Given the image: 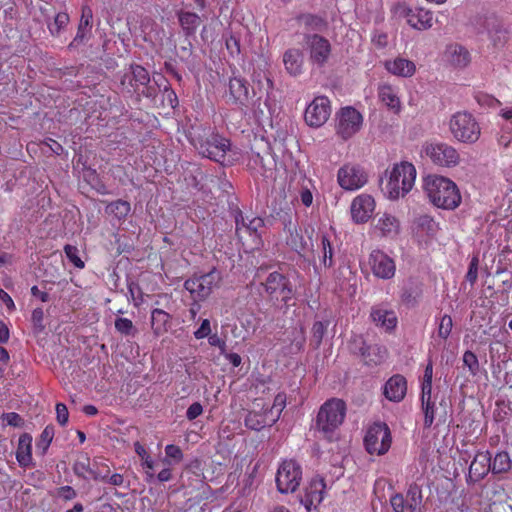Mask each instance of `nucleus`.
I'll return each mask as SVG.
<instances>
[{"instance_id": "obj_1", "label": "nucleus", "mask_w": 512, "mask_h": 512, "mask_svg": "<svg viewBox=\"0 0 512 512\" xmlns=\"http://www.w3.org/2000/svg\"><path fill=\"white\" fill-rule=\"evenodd\" d=\"M424 190L433 205L446 210H454L461 203L457 185L444 176L429 175L424 181Z\"/></svg>"}, {"instance_id": "obj_2", "label": "nucleus", "mask_w": 512, "mask_h": 512, "mask_svg": "<svg viewBox=\"0 0 512 512\" xmlns=\"http://www.w3.org/2000/svg\"><path fill=\"white\" fill-rule=\"evenodd\" d=\"M416 168L409 162L395 164L389 172L384 192L391 200L404 197L414 186Z\"/></svg>"}, {"instance_id": "obj_3", "label": "nucleus", "mask_w": 512, "mask_h": 512, "mask_svg": "<svg viewBox=\"0 0 512 512\" xmlns=\"http://www.w3.org/2000/svg\"><path fill=\"white\" fill-rule=\"evenodd\" d=\"M346 413V405L340 399H330L320 408L316 427L324 437L331 440L334 431L343 423Z\"/></svg>"}, {"instance_id": "obj_4", "label": "nucleus", "mask_w": 512, "mask_h": 512, "mask_svg": "<svg viewBox=\"0 0 512 512\" xmlns=\"http://www.w3.org/2000/svg\"><path fill=\"white\" fill-rule=\"evenodd\" d=\"M449 130L457 141L463 143H474L480 136L479 124L468 112L453 114L449 120Z\"/></svg>"}, {"instance_id": "obj_5", "label": "nucleus", "mask_w": 512, "mask_h": 512, "mask_svg": "<svg viewBox=\"0 0 512 512\" xmlns=\"http://www.w3.org/2000/svg\"><path fill=\"white\" fill-rule=\"evenodd\" d=\"M221 281V272L214 268L208 273L195 275L187 279L184 287L195 301H203L215 288L219 287Z\"/></svg>"}, {"instance_id": "obj_6", "label": "nucleus", "mask_w": 512, "mask_h": 512, "mask_svg": "<svg viewBox=\"0 0 512 512\" xmlns=\"http://www.w3.org/2000/svg\"><path fill=\"white\" fill-rule=\"evenodd\" d=\"M422 156L428 158L434 165L439 167H454L460 161L457 150L444 142H427L422 146Z\"/></svg>"}, {"instance_id": "obj_7", "label": "nucleus", "mask_w": 512, "mask_h": 512, "mask_svg": "<svg viewBox=\"0 0 512 512\" xmlns=\"http://www.w3.org/2000/svg\"><path fill=\"white\" fill-rule=\"evenodd\" d=\"M392 443V437L389 427L385 423H374L365 434L364 445L366 451L371 455L386 454Z\"/></svg>"}, {"instance_id": "obj_8", "label": "nucleus", "mask_w": 512, "mask_h": 512, "mask_svg": "<svg viewBox=\"0 0 512 512\" xmlns=\"http://www.w3.org/2000/svg\"><path fill=\"white\" fill-rule=\"evenodd\" d=\"M277 489L282 494L293 493L302 481V468L293 459L282 461L276 473Z\"/></svg>"}, {"instance_id": "obj_9", "label": "nucleus", "mask_w": 512, "mask_h": 512, "mask_svg": "<svg viewBox=\"0 0 512 512\" xmlns=\"http://www.w3.org/2000/svg\"><path fill=\"white\" fill-rule=\"evenodd\" d=\"M363 126V116L355 108L346 106L336 113L335 131L337 136L348 140L357 134Z\"/></svg>"}, {"instance_id": "obj_10", "label": "nucleus", "mask_w": 512, "mask_h": 512, "mask_svg": "<svg viewBox=\"0 0 512 512\" xmlns=\"http://www.w3.org/2000/svg\"><path fill=\"white\" fill-rule=\"evenodd\" d=\"M304 48L312 65L323 67L328 63L332 46L329 40L319 34H306L304 36Z\"/></svg>"}, {"instance_id": "obj_11", "label": "nucleus", "mask_w": 512, "mask_h": 512, "mask_svg": "<svg viewBox=\"0 0 512 512\" xmlns=\"http://www.w3.org/2000/svg\"><path fill=\"white\" fill-rule=\"evenodd\" d=\"M367 267L374 277L381 280H390L396 273L394 259L379 249H375L369 254Z\"/></svg>"}, {"instance_id": "obj_12", "label": "nucleus", "mask_w": 512, "mask_h": 512, "mask_svg": "<svg viewBox=\"0 0 512 512\" xmlns=\"http://www.w3.org/2000/svg\"><path fill=\"white\" fill-rule=\"evenodd\" d=\"M264 287L272 301L287 303L293 297V288L290 281L278 272H272L268 275Z\"/></svg>"}, {"instance_id": "obj_13", "label": "nucleus", "mask_w": 512, "mask_h": 512, "mask_svg": "<svg viewBox=\"0 0 512 512\" xmlns=\"http://www.w3.org/2000/svg\"><path fill=\"white\" fill-rule=\"evenodd\" d=\"M330 114V100L326 96H318L307 106L304 118L310 127L318 128L327 122Z\"/></svg>"}, {"instance_id": "obj_14", "label": "nucleus", "mask_w": 512, "mask_h": 512, "mask_svg": "<svg viewBox=\"0 0 512 512\" xmlns=\"http://www.w3.org/2000/svg\"><path fill=\"white\" fill-rule=\"evenodd\" d=\"M229 146V141L218 134H211L196 144V148L202 156L216 162H221L224 159Z\"/></svg>"}, {"instance_id": "obj_15", "label": "nucleus", "mask_w": 512, "mask_h": 512, "mask_svg": "<svg viewBox=\"0 0 512 512\" xmlns=\"http://www.w3.org/2000/svg\"><path fill=\"white\" fill-rule=\"evenodd\" d=\"M367 174L358 165L347 164L338 170L337 180L339 185L349 191L358 190L367 183Z\"/></svg>"}, {"instance_id": "obj_16", "label": "nucleus", "mask_w": 512, "mask_h": 512, "mask_svg": "<svg viewBox=\"0 0 512 512\" xmlns=\"http://www.w3.org/2000/svg\"><path fill=\"white\" fill-rule=\"evenodd\" d=\"M374 209V198L368 194H360L351 202V218L357 224L366 223L372 216Z\"/></svg>"}, {"instance_id": "obj_17", "label": "nucleus", "mask_w": 512, "mask_h": 512, "mask_svg": "<svg viewBox=\"0 0 512 512\" xmlns=\"http://www.w3.org/2000/svg\"><path fill=\"white\" fill-rule=\"evenodd\" d=\"M402 14L406 18L407 24L413 29L424 31L433 26V12L422 7L409 8L404 7Z\"/></svg>"}, {"instance_id": "obj_18", "label": "nucleus", "mask_w": 512, "mask_h": 512, "mask_svg": "<svg viewBox=\"0 0 512 512\" xmlns=\"http://www.w3.org/2000/svg\"><path fill=\"white\" fill-rule=\"evenodd\" d=\"M325 482L322 478H312L305 488L304 495L300 498V502L305 506L307 511L312 507L316 508L324 498Z\"/></svg>"}, {"instance_id": "obj_19", "label": "nucleus", "mask_w": 512, "mask_h": 512, "mask_svg": "<svg viewBox=\"0 0 512 512\" xmlns=\"http://www.w3.org/2000/svg\"><path fill=\"white\" fill-rule=\"evenodd\" d=\"M354 344L358 345L354 349L363 357L368 365H378L382 363L387 356V350L379 345L367 346L361 336H356Z\"/></svg>"}, {"instance_id": "obj_20", "label": "nucleus", "mask_w": 512, "mask_h": 512, "mask_svg": "<svg viewBox=\"0 0 512 512\" xmlns=\"http://www.w3.org/2000/svg\"><path fill=\"white\" fill-rule=\"evenodd\" d=\"M383 65L388 73L397 77L410 78L416 72L415 63L400 56L385 60Z\"/></svg>"}, {"instance_id": "obj_21", "label": "nucleus", "mask_w": 512, "mask_h": 512, "mask_svg": "<svg viewBox=\"0 0 512 512\" xmlns=\"http://www.w3.org/2000/svg\"><path fill=\"white\" fill-rule=\"evenodd\" d=\"M400 228L401 225L399 219L396 216L386 212L379 215L374 225L375 231L381 237L390 239L398 236L400 233Z\"/></svg>"}, {"instance_id": "obj_22", "label": "nucleus", "mask_w": 512, "mask_h": 512, "mask_svg": "<svg viewBox=\"0 0 512 512\" xmlns=\"http://www.w3.org/2000/svg\"><path fill=\"white\" fill-rule=\"evenodd\" d=\"M230 100L241 106H249L252 98L249 95L248 83L245 79L233 77L228 84Z\"/></svg>"}, {"instance_id": "obj_23", "label": "nucleus", "mask_w": 512, "mask_h": 512, "mask_svg": "<svg viewBox=\"0 0 512 512\" xmlns=\"http://www.w3.org/2000/svg\"><path fill=\"white\" fill-rule=\"evenodd\" d=\"M370 318L377 327H380L387 332L394 330L398 323L396 313L383 306L372 307Z\"/></svg>"}, {"instance_id": "obj_24", "label": "nucleus", "mask_w": 512, "mask_h": 512, "mask_svg": "<svg viewBox=\"0 0 512 512\" xmlns=\"http://www.w3.org/2000/svg\"><path fill=\"white\" fill-rule=\"evenodd\" d=\"M491 468V455L488 451L478 452L469 467L468 477L474 482L483 479Z\"/></svg>"}, {"instance_id": "obj_25", "label": "nucleus", "mask_w": 512, "mask_h": 512, "mask_svg": "<svg viewBox=\"0 0 512 512\" xmlns=\"http://www.w3.org/2000/svg\"><path fill=\"white\" fill-rule=\"evenodd\" d=\"M96 465L97 461H94V463L91 464L90 458L88 456L81 455L75 461L73 470L77 476L82 477L84 479L106 481L108 478V474L97 472L95 469Z\"/></svg>"}, {"instance_id": "obj_26", "label": "nucleus", "mask_w": 512, "mask_h": 512, "mask_svg": "<svg viewBox=\"0 0 512 512\" xmlns=\"http://www.w3.org/2000/svg\"><path fill=\"white\" fill-rule=\"evenodd\" d=\"M407 383L406 379L401 375L392 376L384 386V395L393 402L401 401L406 395Z\"/></svg>"}, {"instance_id": "obj_27", "label": "nucleus", "mask_w": 512, "mask_h": 512, "mask_svg": "<svg viewBox=\"0 0 512 512\" xmlns=\"http://www.w3.org/2000/svg\"><path fill=\"white\" fill-rule=\"evenodd\" d=\"M264 227V220L260 217L251 219L244 218L242 214L236 217V232L241 235L247 233L260 240L261 230Z\"/></svg>"}, {"instance_id": "obj_28", "label": "nucleus", "mask_w": 512, "mask_h": 512, "mask_svg": "<svg viewBox=\"0 0 512 512\" xmlns=\"http://www.w3.org/2000/svg\"><path fill=\"white\" fill-rule=\"evenodd\" d=\"M283 64L291 76H298L303 72L304 56L298 48H290L283 54Z\"/></svg>"}, {"instance_id": "obj_29", "label": "nucleus", "mask_w": 512, "mask_h": 512, "mask_svg": "<svg viewBox=\"0 0 512 512\" xmlns=\"http://www.w3.org/2000/svg\"><path fill=\"white\" fill-rule=\"evenodd\" d=\"M378 97L386 107L395 113H398L401 110V100L398 88L390 84H382L378 87Z\"/></svg>"}, {"instance_id": "obj_30", "label": "nucleus", "mask_w": 512, "mask_h": 512, "mask_svg": "<svg viewBox=\"0 0 512 512\" xmlns=\"http://www.w3.org/2000/svg\"><path fill=\"white\" fill-rule=\"evenodd\" d=\"M447 61L456 68H464L470 62V54L466 48L458 44L449 45L445 51Z\"/></svg>"}, {"instance_id": "obj_31", "label": "nucleus", "mask_w": 512, "mask_h": 512, "mask_svg": "<svg viewBox=\"0 0 512 512\" xmlns=\"http://www.w3.org/2000/svg\"><path fill=\"white\" fill-rule=\"evenodd\" d=\"M269 421L270 416L267 409L260 411L252 410L246 415L244 419L246 427L255 431H260L267 426H272L275 424L274 422Z\"/></svg>"}, {"instance_id": "obj_32", "label": "nucleus", "mask_w": 512, "mask_h": 512, "mask_svg": "<svg viewBox=\"0 0 512 512\" xmlns=\"http://www.w3.org/2000/svg\"><path fill=\"white\" fill-rule=\"evenodd\" d=\"M32 437L29 434H23L19 437L16 450V459L20 466L26 467L32 461Z\"/></svg>"}, {"instance_id": "obj_33", "label": "nucleus", "mask_w": 512, "mask_h": 512, "mask_svg": "<svg viewBox=\"0 0 512 512\" xmlns=\"http://www.w3.org/2000/svg\"><path fill=\"white\" fill-rule=\"evenodd\" d=\"M286 227L289 232V236L286 239L287 245L298 254H302L308 250L309 244L302 235L301 231L297 229L296 226H293L291 222L289 223V226L286 225Z\"/></svg>"}, {"instance_id": "obj_34", "label": "nucleus", "mask_w": 512, "mask_h": 512, "mask_svg": "<svg viewBox=\"0 0 512 512\" xmlns=\"http://www.w3.org/2000/svg\"><path fill=\"white\" fill-rule=\"evenodd\" d=\"M171 316L162 309H154L151 312V328L155 335L166 333L170 327Z\"/></svg>"}, {"instance_id": "obj_35", "label": "nucleus", "mask_w": 512, "mask_h": 512, "mask_svg": "<svg viewBox=\"0 0 512 512\" xmlns=\"http://www.w3.org/2000/svg\"><path fill=\"white\" fill-rule=\"evenodd\" d=\"M130 203L124 200H117L106 206V213L116 217L119 220L125 219L130 213Z\"/></svg>"}, {"instance_id": "obj_36", "label": "nucleus", "mask_w": 512, "mask_h": 512, "mask_svg": "<svg viewBox=\"0 0 512 512\" xmlns=\"http://www.w3.org/2000/svg\"><path fill=\"white\" fill-rule=\"evenodd\" d=\"M511 468L510 456L507 452H499L495 455L493 461L491 460V472L493 474H500L509 471Z\"/></svg>"}, {"instance_id": "obj_37", "label": "nucleus", "mask_w": 512, "mask_h": 512, "mask_svg": "<svg viewBox=\"0 0 512 512\" xmlns=\"http://www.w3.org/2000/svg\"><path fill=\"white\" fill-rule=\"evenodd\" d=\"M92 12L89 8L84 9L74 42H82L91 29Z\"/></svg>"}, {"instance_id": "obj_38", "label": "nucleus", "mask_w": 512, "mask_h": 512, "mask_svg": "<svg viewBox=\"0 0 512 512\" xmlns=\"http://www.w3.org/2000/svg\"><path fill=\"white\" fill-rule=\"evenodd\" d=\"M179 21L187 34H192L200 25V17L192 12H182L179 15Z\"/></svg>"}, {"instance_id": "obj_39", "label": "nucleus", "mask_w": 512, "mask_h": 512, "mask_svg": "<svg viewBox=\"0 0 512 512\" xmlns=\"http://www.w3.org/2000/svg\"><path fill=\"white\" fill-rule=\"evenodd\" d=\"M407 498L408 510L410 512H418L422 502V491L420 487L416 484L410 485L407 491Z\"/></svg>"}, {"instance_id": "obj_40", "label": "nucleus", "mask_w": 512, "mask_h": 512, "mask_svg": "<svg viewBox=\"0 0 512 512\" xmlns=\"http://www.w3.org/2000/svg\"><path fill=\"white\" fill-rule=\"evenodd\" d=\"M286 406V395L284 393H278L275 398L273 405L270 408H266L268 410V414L270 416L269 422L276 423L280 418V415L283 409Z\"/></svg>"}, {"instance_id": "obj_41", "label": "nucleus", "mask_w": 512, "mask_h": 512, "mask_svg": "<svg viewBox=\"0 0 512 512\" xmlns=\"http://www.w3.org/2000/svg\"><path fill=\"white\" fill-rule=\"evenodd\" d=\"M130 72L133 75L134 81L138 88L140 86H146L150 82V76L148 71L140 65H132Z\"/></svg>"}, {"instance_id": "obj_42", "label": "nucleus", "mask_w": 512, "mask_h": 512, "mask_svg": "<svg viewBox=\"0 0 512 512\" xmlns=\"http://www.w3.org/2000/svg\"><path fill=\"white\" fill-rule=\"evenodd\" d=\"M69 16L67 13L60 12L54 17V21L48 24L49 31L52 35H58L61 30L67 26Z\"/></svg>"}, {"instance_id": "obj_43", "label": "nucleus", "mask_w": 512, "mask_h": 512, "mask_svg": "<svg viewBox=\"0 0 512 512\" xmlns=\"http://www.w3.org/2000/svg\"><path fill=\"white\" fill-rule=\"evenodd\" d=\"M321 244L323 250L322 263L325 267L333 265V248L327 235H322Z\"/></svg>"}, {"instance_id": "obj_44", "label": "nucleus", "mask_w": 512, "mask_h": 512, "mask_svg": "<svg viewBox=\"0 0 512 512\" xmlns=\"http://www.w3.org/2000/svg\"><path fill=\"white\" fill-rule=\"evenodd\" d=\"M115 329L126 336L134 335L136 333V329L132 323V321L128 318H116L115 320Z\"/></svg>"}, {"instance_id": "obj_45", "label": "nucleus", "mask_w": 512, "mask_h": 512, "mask_svg": "<svg viewBox=\"0 0 512 512\" xmlns=\"http://www.w3.org/2000/svg\"><path fill=\"white\" fill-rule=\"evenodd\" d=\"M165 454L169 460H166L168 464H177L183 460V452L179 446L169 444L165 447Z\"/></svg>"}, {"instance_id": "obj_46", "label": "nucleus", "mask_w": 512, "mask_h": 512, "mask_svg": "<svg viewBox=\"0 0 512 512\" xmlns=\"http://www.w3.org/2000/svg\"><path fill=\"white\" fill-rule=\"evenodd\" d=\"M452 327V318L449 315L442 316L438 325V337L446 340L452 331Z\"/></svg>"}, {"instance_id": "obj_47", "label": "nucleus", "mask_w": 512, "mask_h": 512, "mask_svg": "<svg viewBox=\"0 0 512 512\" xmlns=\"http://www.w3.org/2000/svg\"><path fill=\"white\" fill-rule=\"evenodd\" d=\"M328 323L317 321L313 324L312 327V340L314 341L316 346H319L322 342V339L327 331Z\"/></svg>"}, {"instance_id": "obj_48", "label": "nucleus", "mask_w": 512, "mask_h": 512, "mask_svg": "<svg viewBox=\"0 0 512 512\" xmlns=\"http://www.w3.org/2000/svg\"><path fill=\"white\" fill-rule=\"evenodd\" d=\"M64 252L71 263L77 268H83L84 262L80 259L78 253L79 250L76 246L67 244L64 247Z\"/></svg>"}, {"instance_id": "obj_49", "label": "nucleus", "mask_w": 512, "mask_h": 512, "mask_svg": "<svg viewBox=\"0 0 512 512\" xmlns=\"http://www.w3.org/2000/svg\"><path fill=\"white\" fill-rule=\"evenodd\" d=\"M54 437V428L52 426H47L42 431L40 435V439L37 443L38 448H42L43 452L49 447L52 439Z\"/></svg>"}, {"instance_id": "obj_50", "label": "nucleus", "mask_w": 512, "mask_h": 512, "mask_svg": "<svg viewBox=\"0 0 512 512\" xmlns=\"http://www.w3.org/2000/svg\"><path fill=\"white\" fill-rule=\"evenodd\" d=\"M120 85L122 87V90L129 94L136 92L139 89L130 71L125 73L121 77Z\"/></svg>"}, {"instance_id": "obj_51", "label": "nucleus", "mask_w": 512, "mask_h": 512, "mask_svg": "<svg viewBox=\"0 0 512 512\" xmlns=\"http://www.w3.org/2000/svg\"><path fill=\"white\" fill-rule=\"evenodd\" d=\"M390 504L394 512H405L408 510L407 500L400 493H396L390 498Z\"/></svg>"}, {"instance_id": "obj_52", "label": "nucleus", "mask_w": 512, "mask_h": 512, "mask_svg": "<svg viewBox=\"0 0 512 512\" xmlns=\"http://www.w3.org/2000/svg\"><path fill=\"white\" fill-rule=\"evenodd\" d=\"M463 363L469 371L475 375L479 370V362L476 355L471 351H466L463 355Z\"/></svg>"}, {"instance_id": "obj_53", "label": "nucleus", "mask_w": 512, "mask_h": 512, "mask_svg": "<svg viewBox=\"0 0 512 512\" xmlns=\"http://www.w3.org/2000/svg\"><path fill=\"white\" fill-rule=\"evenodd\" d=\"M305 25L311 30L322 31L326 27V22L321 17L308 15L305 17Z\"/></svg>"}, {"instance_id": "obj_54", "label": "nucleus", "mask_w": 512, "mask_h": 512, "mask_svg": "<svg viewBox=\"0 0 512 512\" xmlns=\"http://www.w3.org/2000/svg\"><path fill=\"white\" fill-rule=\"evenodd\" d=\"M422 408L424 411V425L425 427H430L434 421V404L428 401L427 403H422Z\"/></svg>"}, {"instance_id": "obj_55", "label": "nucleus", "mask_w": 512, "mask_h": 512, "mask_svg": "<svg viewBox=\"0 0 512 512\" xmlns=\"http://www.w3.org/2000/svg\"><path fill=\"white\" fill-rule=\"evenodd\" d=\"M478 277V258L473 257L466 274V280L472 285L476 282Z\"/></svg>"}, {"instance_id": "obj_56", "label": "nucleus", "mask_w": 512, "mask_h": 512, "mask_svg": "<svg viewBox=\"0 0 512 512\" xmlns=\"http://www.w3.org/2000/svg\"><path fill=\"white\" fill-rule=\"evenodd\" d=\"M44 312L42 308H36L32 312L31 320L34 325V328L37 331H42L44 329L43 325Z\"/></svg>"}, {"instance_id": "obj_57", "label": "nucleus", "mask_w": 512, "mask_h": 512, "mask_svg": "<svg viewBox=\"0 0 512 512\" xmlns=\"http://www.w3.org/2000/svg\"><path fill=\"white\" fill-rule=\"evenodd\" d=\"M226 48L231 56H238L241 52L240 42L233 35L226 39Z\"/></svg>"}, {"instance_id": "obj_58", "label": "nucleus", "mask_w": 512, "mask_h": 512, "mask_svg": "<svg viewBox=\"0 0 512 512\" xmlns=\"http://www.w3.org/2000/svg\"><path fill=\"white\" fill-rule=\"evenodd\" d=\"M2 419H3V421H5L7 423V425H10L13 427H20L23 424L22 417L15 412L3 414Z\"/></svg>"}, {"instance_id": "obj_59", "label": "nucleus", "mask_w": 512, "mask_h": 512, "mask_svg": "<svg viewBox=\"0 0 512 512\" xmlns=\"http://www.w3.org/2000/svg\"><path fill=\"white\" fill-rule=\"evenodd\" d=\"M56 415H57V421L61 426H64L68 422V409L65 404L63 403H57L56 404Z\"/></svg>"}, {"instance_id": "obj_60", "label": "nucleus", "mask_w": 512, "mask_h": 512, "mask_svg": "<svg viewBox=\"0 0 512 512\" xmlns=\"http://www.w3.org/2000/svg\"><path fill=\"white\" fill-rule=\"evenodd\" d=\"M211 333L210 321L208 319H204L200 325V327L194 332V336L196 339H203L208 337Z\"/></svg>"}, {"instance_id": "obj_61", "label": "nucleus", "mask_w": 512, "mask_h": 512, "mask_svg": "<svg viewBox=\"0 0 512 512\" xmlns=\"http://www.w3.org/2000/svg\"><path fill=\"white\" fill-rule=\"evenodd\" d=\"M203 413V407L199 402H194L191 404L187 411H186V417L188 420H194L198 416H200Z\"/></svg>"}, {"instance_id": "obj_62", "label": "nucleus", "mask_w": 512, "mask_h": 512, "mask_svg": "<svg viewBox=\"0 0 512 512\" xmlns=\"http://www.w3.org/2000/svg\"><path fill=\"white\" fill-rule=\"evenodd\" d=\"M299 197H300L301 203L304 206L309 207V206L312 205V203H313V194H312V192L310 191L309 188L302 187L300 192H299Z\"/></svg>"}, {"instance_id": "obj_63", "label": "nucleus", "mask_w": 512, "mask_h": 512, "mask_svg": "<svg viewBox=\"0 0 512 512\" xmlns=\"http://www.w3.org/2000/svg\"><path fill=\"white\" fill-rule=\"evenodd\" d=\"M58 496L64 500H72L76 497V491L70 486H63L58 489Z\"/></svg>"}, {"instance_id": "obj_64", "label": "nucleus", "mask_w": 512, "mask_h": 512, "mask_svg": "<svg viewBox=\"0 0 512 512\" xmlns=\"http://www.w3.org/2000/svg\"><path fill=\"white\" fill-rule=\"evenodd\" d=\"M208 342L211 346L218 347L221 350V353L225 352L226 343L217 334L209 335Z\"/></svg>"}]
</instances>
